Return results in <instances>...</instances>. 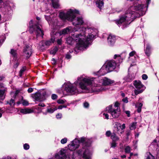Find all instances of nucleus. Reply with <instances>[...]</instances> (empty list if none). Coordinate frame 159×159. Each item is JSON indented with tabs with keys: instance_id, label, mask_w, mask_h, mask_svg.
<instances>
[{
	"instance_id": "obj_27",
	"label": "nucleus",
	"mask_w": 159,
	"mask_h": 159,
	"mask_svg": "<svg viewBox=\"0 0 159 159\" xmlns=\"http://www.w3.org/2000/svg\"><path fill=\"white\" fill-rule=\"evenodd\" d=\"M52 32L51 34V41L52 43H53L54 41H55V38H56V36L57 35V34H58L59 33H57V32H56L55 33H52Z\"/></svg>"
},
{
	"instance_id": "obj_52",
	"label": "nucleus",
	"mask_w": 159,
	"mask_h": 159,
	"mask_svg": "<svg viewBox=\"0 0 159 159\" xmlns=\"http://www.w3.org/2000/svg\"><path fill=\"white\" fill-rule=\"evenodd\" d=\"M129 76L127 75L126 77H125L124 78V80L127 82H129L131 80V79H130L129 78Z\"/></svg>"
},
{
	"instance_id": "obj_42",
	"label": "nucleus",
	"mask_w": 159,
	"mask_h": 159,
	"mask_svg": "<svg viewBox=\"0 0 159 159\" xmlns=\"http://www.w3.org/2000/svg\"><path fill=\"white\" fill-rule=\"evenodd\" d=\"M66 102L65 100H63L62 99H59L57 100V102L59 104H63L65 103Z\"/></svg>"
},
{
	"instance_id": "obj_15",
	"label": "nucleus",
	"mask_w": 159,
	"mask_h": 159,
	"mask_svg": "<svg viewBox=\"0 0 159 159\" xmlns=\"http://www.w3.org/2000/svg\"><path fill=\"white\" fill-rule=\"evenodd\" d=\"M75 28H73L71 27H69L60 31L59 34L60 35L68 34L70 33L73 32L74 33L77 31Z\"/></svg>"
},
{
	"instance_id": "obj_50",
	"label": "nucleus",
	"mask_w": 159,
	"mask_h": 159,
	"mask_svg": "<svg viewBox=\"0 0 159 159\" xmlns=\"http://www.w3.org/2000/svg\"><path fill=\"white\" fill-rule=\"evenodd\" d=\"M142 78L143 80H146L148 78V76L146 74H143L142 75Z\"/></svg>"
},
{
	"instance_id": "obj_58",
	"label": "nucleus",
	"mask_w": 159,
	"mask_h": 159,
	"mask_svg": "<svg viewBox=\"0 0 159 159\" xmlns=\"http://www.w3.org/2000/svg\"><path fill=\"white\" fill-rule=\"evenodd\" d=\"M38 105L39 106H40V107H44L45 106V105L43 103H42V102H40V103H39V104H38Z\"/></svg>"
},
{
	"instance_id": "obj_54",
	"label": "nucleus",
	"mask_w": 159,
	"mask_h": 159,
	"mask_svg": "<svg viewBox=\"0 0 159 159\" xmlns=\"http://www.w3.org/2000/svg\"><path fill=\"white\" fill-rule=\"evenodd\" d=\"M126 55V53L125 52L122 53L121 54V57L122 58H124L125 57V56Z\"/></svg>"
},
{
	"instance_id": "obj_46",
	"label": "nucleus",
	"mask_w": 159,
	"mask_h": 159,
	"mask_svg": "<svg viewBox=\"0 0 159 159\" xmlns=\"http://www.w3.org/2000/svg\"><path fill=\"white\" fill-rule=\"evenodd\" d=\"M89 103L86 102H85L84 103V107L85 108H87L89 107Z\"/></svg>"
},
{
	"instance_id": "obj_57",
	"label": "nucleus",
	"mask_w": 159,
	"mask_h": 159,
	"mask_svg": "<svg viewBox=\"0 0 159 159\" xmlns=\"http://www.w3.org/2000/svg\"><path fill=\"white\" fill-rule=\"evenodd\" d=\"M33 91V89L32 88H30L28 89V92L29 93H31Z\"/></svg>"
},
{
	"instance_id": "obj_43",
	"label": "nucleus",
	"mask_w": 159,
	"mask_h": 159,
	"mask_svg": "<svg viewBox=\"0 0 159 159\" xmlns=\"http://www.w3.org/2000/svg\"><path fill=\"white\" fill-rule=\"evenodd\" d=\"M22 104L23 106H27L29 103L26 100H24L22 101Z\"/></svg>"
},
{
	"instance_id": "obj_53",
	"label": "nucleus",
	"mask_w": 159,
	"mask_h": 159,
	"mask_svg": "<svg viewBox=\"0 0 159 159\" xmlns=\"http://www.w3.org/2000/svg\"><path fill=\"white\" fill-rule=\"evenodd\" d=\"M66 57L67 59H70L71 58V56L68 53L66 54Z\"/></svg>"
},
{
	"instance_id": "obj_60",
	"label": "nucleus",
	"mask_w": 159,
	"mask_h": 159,
	"mask_svg": "<svg viewBox=\"0 0 159 159\" xmlns=\"http://www.w3.org/2000/svg\"><path fill=\"white\" fill-rule=\"evenodd\" d=\"M45 17L46 20H49L50 18V16H49L45 15Z\"/></svg>"
},
{
	"instance_id": "obj_45",
	"label": "nucleus",
	"mask_w": 159,
	"mask_h": 159,
	"mask_svg": "<svg viewBox=\"0 0 159 159\" xmlns=\"http://www.w3.org/2000/svg\"><path fill=\"white\" fill-rule=\"evenodd\" d=\"M57 96L55 94H53L51 96V98L53 100H55L56 99H57Z\"/></svg>"
},
{
	"instance_id": "obj_61",
	"label": "nucleus",
	"mask_w": 159,
	"mask_h": 159,
	"mask_svg": "<svg viewBox=\"0 0 159 159\" xmlns=\"http://www.w3.org/2000/svg\"><path fill=\"white\" fill-rule=\"evenodd\" d=\"M121 129L123 130L125 128V124H123L121 125Z\"/></svg>"
},
{
	"instance_id": "obj_63",
	"label": "nucleus",
	"mask_w": 159,
	"mask_h": 159,
	"mask_svg": "<svg viewBox=\"0 0 159 159\" xmlns=\"http://www.w3.org/2000/svg\"><path fill=\"white\" fill-rule=\"evenodd\" d=\"M18 65L19 63H18L17 62H16V64L14 65V67L15 68H16L18 67Z\"/></svg>"
},
{
	"instance_id": "obj_5",
	"label": "nucleus",
	"mask_w": 159,
	"mask_h": 159,
	"mask_svg": "<svg viewBox=\"0 0 159 159\" xmlns=\"http://www.w3.org/2000/svg\"><path fill=\"white\" fill-rule=\"evenodd\" d=\"M90 139L83 137L80 138V143L81 146L76 151L79 155L85 159H89L92 154L91 152L89 149V147L91 143Z\"/></svg>"
},
{
	"instance_id": "obj_33",
	"label": "nucleus",
	"mask_w": 159,
	"mask_h": 159,
	"mask_svg": "<svg viewBox=\"0 0 159 159\" xmlns=\"http://www.w3.org/2000/svg\"><path fill=\"white\" fill-rule=\"evenodd\" d=\"M39 45L40 46V48L41 49L44 48L43 47H45L46 45H45V42L44 41H42L41 42L39 43Z\"/></svg>"
},
{
	"instance_id": "obj_26",
	"label": "nucleus",
	"mask_w": 159,
	"mask_h": 159,
	"mask_svg": "<svg viewBox=\"0 0 159 159\" xmlns=\"http://www.w3.org/2000/svg\"><path fill=\"white\" fill-rule=\"evenodd\" d=\"M111 139L112 140V141H117L119 140V138L116 135V133L114 132L111 134Z\"/></svg>"
},
{
	"instance_id": "obj_10",
	"label": "nucleus",
	"mask_w": 159,
	"mask_h": 159,
	"mask_svg": "<svg viewBox=\"0 0 159 159\" xmlns=\"http://www.w3.org/2000/svg\"><path fill=\"white\" fill-rule=\"evenodd\" d=\"M106 111L111 114L113 118H118L120 115V108H114L112 105H110L106 108Z\"/></svg>"
},
{
	"instance_id": "obj_29",
	"label": "nucleus",
	"mask_w": 159,
	"mask_h": 159,
	"mask_svg": "<svg viewBox=\"0 0 159 159\" xmlns=\"http://www.w3.org/2000/svg\"><path fill=\"white\" fill-rule=\"evenodd\" d=\"M26 67L25 66L22 67L19 72V76L21 77L23 72L26 70Z\"/></svg>"
},
{
	"instance_id": "obj_44",
	"label": "nucleus",
	"mask_w": 159,
	"mask_h": 159,
	"mask_svg": "<svg viewBox=\"0 0 159 159\" xmlns=\"http://www.w3.org/2000/svg\"><path fill=\"white\" fill-rule=\"evenodd\" d=\"M67 139L66 138H64V139H62L61 141V143L62 144H65V143H66L67 141Z\"/></svg>"
},
{
	"instance_id": "obj_20",
	"label": "nucleus",
	"mask_w": 159,
	"mask_h": 159,
	"mask_svg": "<svg viewBox=\"0 0 159 159\" xmlns=\"http://www.w3.org/2000/svg\"><path fill=\"white\" fill-rule=\"evenodd\" d=\"M7 89L6 87H5L4 85L3 84L1 83L0 84V98L3 96Z\"/></svg>"
},
{
	"instance_id": "obj_18",
	"label": "nucleus",
	"mask_w": 159,
	"mask_h": 159,
	"mask_svg": "<svg viewBox=\"0 0 159 159\" xmlns=\"http://www.w3.org/2000/svg\"><path fill=\"white\" fill-rule=\"evenodd\" d=\"M109 72V71L107 70L106 66L104 64L99 70L97 72V75H104L107 73Z\"/></svg>"
},
{
	"instance_id": "obj_22",
	"label": "nucleus",
	"mask_w": 159,
	"mask_h": 159,
	"mask_svg": "<svg viewBox=\"0 0 159 159\" xmlns=\"http://www.w3.org/2000/svg\"><path fill=\"white\" fill-rule=\"evenodd\" d=\"M151 46L149 44H147L146 45V49L145 50V53L148 56H150L151 52Z\"/></svg>"
},
{
	"instance_id": "obj_51",
	"label": "nucleus",
	"mask_w": 159,
	"mask_h": 159,
	"mask_svg": "<svg viewBox=\"0 0 159 159\" xmlns=\"http://www.w3.org/2000/svg\"><path fill=\"white\" fill-rule=\"evenodd\" d=\"M122 101L123 102H124L126 103H127L128 102V98L127 97H125L124 98H123L122 99Z\"/></svg>"
},
{
	"instance_id": "obj_7",
	"label": "nucleus",
	"mask_w": 159,
	"mask_h": 159,
	"mask_svg": "<svg viewBox=\"0 0 159 159\" xmlns=\"http://www.w3.org/2000/svg\"><path fill=\"white\" fill-rule=\"evenodd\" d=\"M82 32L80 33L82 35L85 36L83 40V43L85 44V49L90 44L94 37L98 33V30L92 28H85L82 27L81 28Z\"/></svg>"
},
{
	"instance_id": "obj_38",
	"label": "nucleus",
	"mask_w": 159,
	"mask_h": 159,
	"mask_svg": "<svg viewBox=\"0 0 159 159\" xmlns=\"http://www.w3.org/2000/svg\"><path fill=\"white\" fill-rule=\"evenodd\" d=\"M116 141H112L111 143V147L113 148H115L116 146Z\"/></svg>"
},
{
	"instance_id": "obj_32",
	"label": "nucleus",
	"mask_w": 159,
	"mask_h": 159,
	"mask_svg": "<svg viewBox=\"0 0 159 159\" xmlns=\"http://www.w3.org/2000/svg\"><path fill=\"white\" fill-rule=\"evenodd\" d=\"M57 50L58 48L57 47H56L51 50L50 51V53L51 54L54 55L56 54Z\"/></svg>"
},
{
	"instance_id": "obj_9",
	"label": "nucleus",
	"mask_w": 159,
	"mask_h": 159,
	"mask_svg": "<svg viewBox=\"0 0 159 159\" xmlns=\"http://www.w3.org/2000/svg\"><path fill=\"white\" fill-rule=\"evenodd\" d=\"M64 85L65 86V89L67 93L73 95L78 93L76 87L70 82L65 83Z\"/></svg>"
},
{
	"instance_id": "obj_28",
	"label": "nucleus",
	"mask_w": 159,
	"mask_h": 159,
	"mask_svg": "<svg viewBox=\"0 0 159 159\" xmlns=\"http://www.w3.org/2000/svg\"><path fill=\"white\" fill-rule=\"evenodd\" d=\"M142 106L143 104L141 103L136 104V107L137 108V111L139 113L141 111Z\"/></svg>"
},
{
	"instance_id": "obj_34",
	"label": "nucleus",
	"mask_w": 159,
	"mask_h": 159,
	"mask_svg": "<svg viewBox=\"0 0 159 159\" xmlns=\"http://www.w3.org/2000/svg\"><path fill=\"white\" fill-rule=\"evenodd\" d=\"M136 127V123H133L130 127V129L131 130H133L135 129Z\"/></svg>"
},
{
	"instance_id": "obj_21",
	"label": "nucleus",
	"mask_w": 159,
	"mask_h": 159,
	"mask_svg": "<svg viewBox=\"0 0 159 159\" xmlns=\"http://www.w3.org/2000/svg\"><path fill=\"white\" fill-rule=\"evenodd\" d=\"M20 112L24 114L30 113L33 112V111L29 108L21 109L20 110Z\"/></svg>"
},
{
	"instance_id": "obj_11",
	"label": "nucleus",
	"mask_w": 159,
	"mask_h": 159,
	"mask_svg": "<svg viewBox=\"0 0 159 159\" xmlns=\"http://www.w3.org/2000/svg\"><path fill=\"white\" fill-rule=\"evenodd\" d=\"M134 85L137 89H134V90L135 95H137L142 93L145 89L144 85L139 80H135L134 81Z\"/></svg>"
},
{
	"instance_id": "obj_23",
	"label": "nucleus",
	"mask_w": 159,
	"mask_h": 159,
	"mask_svg": "<svg viewBox=\"0 0 159 159\" xmlns=\"http://www.w3.org/2000/svg\"><path fill=\"white\" fill-rule=\"evenodd\" d=\"M52 7L55 8L59 7L60 5L59 0H51Z\"/></svg>"
},
{
	"instance_id": "obj_6",
	"label": "nucleus",
	"mask_w": 159,
	"mask_h": 159,
	"mask_svg": "<svg viewBox=\"0 0 159 159\" xmlns=\"http://www.w3.org/2000/svg\"><path fill=\"white\" fill-rule=\"evenodd\" d=\"M71 37L67 39V43L69 44H72L74 41L77 43L76 46L74 49V51L76 53L79 51L84 50L85 49V44L83 43V40L85 36L82 35V34L75 33L71 34Z\"/></svg>"
},
{
	"instance_id": "obj_19",
	"label": "nucleus",
	"mask_w": 159,
	"mask_h": 159,
	"mask_svg": "<svg viewBox=\"0 0 159 159\" xmlns=\"http://www.w3.org/2000/svg\"><path fill=\"white\" fill-rule=\"evenodd\" d=\"M4 7L3 10L5 11L6 14H11L12 12L9 3H4Z\"/></svg>"
},
{
	"instance_id": "obj_40",
	"label": "nucleus",
	"mask_w": 159,
	"mask_h": 159,
	"mask_svg": "<svg viewBox=\"0 0 159 159\" xmlns=\"http://www.w3.org/2000/svg\"><path fill=\"white\" fill-rule=\"evenodd\" d=\"M45 42V45L46 46H49L52 43L51 42V41L48 40Z\"/></svg>"
},
{
	"instance_id": "obj_13",
	"label": "nucleus",
	"mask_w": 159,
	"mask_h": 159,
	"mask_svg": "<svg viewBox=\"0 0 159 159\" xmlns=\"http://www.w3.org/2000/svg\"><path fill=\"white\" fill-rule=\"evenodd\" d=\"M33 51L31 45H26L24 47L23 54L26 58H29L32 55Z\"/></svg>"
},
{
	"instance_id": "obj_3",
	"label": "nucleus",
	"mask_w": 159,
	"mask_h": 159,
	"mask_svg": "<svg viewBox=\"0 0 159 159\" xmlns=\"http://www.w3.org/2000/svg\"><path fill=\"white\" fill-rule=\"evenodd\" d=\"M80 143V140H73L68 145V149H62L55 154V157L57 159H70V157L74 158L73 151L79 148Z\"/></svg>"
},
{
	"instance_id": "obj_36",
	"label": "nucleus",
	"mask_w": 159,
	"mask_h": 159,
	"mask_svg": "<svg viewBox=\"0 0 159 159\" xmlns=\"http://www.w3.org/2000/svg\"><path fill=\"white\" fill-rule=\"evenodd\" d=\"M146 159H155V158L153 156L149 153V154L147 157Z\"/></svg>"
},
{
	"instance_id": "obj_35",
	"label": "nucleus",
	"mask_w": 159,
	"mask_h": 159,
	"mask_svg": "<svg viewBox=\"0 0 159 159\" xmlns=\"http://www.w3.org/2000/svg\"><path fill=\"white\" fill-rule=\"evenodd\" d=\"M125 152L126 153H129L130 152V148L129 146H126L125 149Z\"/></svg>"
},
{
	"instance_id": "obj_64",
	"label": "nucleus",
	"mask_w": 159,
	"mask_h": 159,
	"mask_svg": "<svg viewBox=\"0 0 159 159\" xmlns=\"http://www.w3.org/2000/svg\"><path fill=\"white\" fill-rule=\"evenodd\" d=\"M151 0H147L146 3L147 4V7H148V5L150 3Z\"/></svg>"
},
{
	"instance_id": "obj_47",
	"label": "nucleus",
	"mask_w": 159,
	"mask_h": 159,
	"mask_svg": "<svg viewBox=\"0 0 159 159\" xmlns=\"http://www.w3.org/2000/svg\"><path fill=\"white\" fill-rule=\"evenodd\" d=\"M111 133L110 131H107L106 133V135L107 137H109L111 135Z\"/></svg>"
},
{
	"instance_id": "obj_55",
	"label": "nucleus",
	"mask_w": 159,
	"mask_h": 159,
	"mask_svg": "<svg viewBox=\"0 0 159 159\" xmlns=\"http://www.w3.org/2000/svg\"><path fill=\"white\" fill-rule=\"evenodd\" d=\"M125 113L127 115V116L128 117H129L130 116V112L129 111H125Z\"/></svg>"
},
{
	"instance_id": "obj_14",
	"label": "nucleus",
	"mask_w": 159,
	"mask_h": 159,
	"mask_svg": "<svg viewBox=\"0 0 159 159\" xmlns=\"http://www.w3.org/2000/svg\"><path fill=\"white\" fill-rule=\"evenodd\" d=\"M107 68V70L109 72L112 71L116 68V63L114 61H107L104 64Z\"/></svg>"
},
{
	"instance_id": "obj_41",
	"label": "nucleus",
	"mask_w": 159,
	"mask_h": 159,
	"mask_svg": "<svg viewBox=\"0 0 159 159\" xmlns=\"http://www.w3.org/2000/svg\"><path fill=\"white\" fill-rule=\"evenodd\" d=\"M23 147L24 149L26 150H28L30 148V146L27 143H25Z\"/></svg>"
},
{
	"instance_id": "obj_8",
	"label": "nucleus",
	"mask_w": 159,
	"mask_h": 159,
	"mask_svg": "<svg viewBox=\"0 0 159 159\" xmlns=\"http://www.w3.org/2000/svg\"><path fill=\"white\" fill-rule=\"evenodd\" d=\"M33 22L32 20H31L29 22L30 33H32L35 32L37 37L41 36L43 38L44 34L40 27L41 25L39 22H37L35 25H33Z\"/></svg>"
},
{
	"instance_id": "obj_49",
	"label": "nucleus",
	"mask_w": 159,
	"mask_h": 159,
	"mask_svg": "<svg viewBox=\"0 0 159 159\" xmlns=\"http://www.w3.org/2000/svg\"><path fill=\"white\" fill-rule=\"evenodd\" d=\"M136 52L134 51H133L129 53V57H133L135 54Z\"/></svg>"
},
{
	"instance_id": "obj_62",
	"label": "nucleus",
	"mask_w": 159,
	"mask_h": 159,
	"mask_svg": "<svg viewBox=\"0 0 159 159\" xmlns=\"http://www.w3.org/2000/svg\"><path fill=\"white\" fill-rule=\"evenodd\" d=\"M52 62L53 64H55L56 62L54 58H52Z\"/></svg>"
},
{
	"instance_id": "obj_39",
	"label": "nucleus",
	"mask_w": 159,
	"mask_h": 159,
	"mask_svg": "<svg viewBox=\"0 0 159 159\" xmlns=\"http://www.w3.org/2000/svg\"><path fill=\"white\" fill-rule=\"evenodd\" d=\"M157 141L156 139H154L153 141L151 143L150 146H154L155 147L156 145H157Z\"/></svg>"
},
{
	"instance_id": "obj_17",
	"label": "nucleus",
	"mask_w": 159,
	"mask_h": 159,
	"mask_svg": "<svg viewBox=\"0 0 159 159\" xmlns=\"http://www.w3.org/2000/svg\"><path fill=\"white\" fill-rule=\"evenodd\" d=\"M113 132L120 135L121 134L124 133V130L121 129V125L120 124H118L116 125V126L115 127Z\"/></svg>"
},
{
	"instance_id": "obj_30",
	"label": "nucleus",
	"mask_w": 159,
	"mask_h": 159,
	"mask_svg": "<svg viewBox=\"0 0 159 159\" xmlns=\"http://www.w3.org/2000/svg\"><path fill=\"white\" fill-rule=\"evenodd\" d=\"M7 103L9 104L11 106L13 107L14 106L15 104V100L11 99L10 102L7 101Z\"/></svg>"
},
{
	"instance_id": "obj_12",
	"label": "nucleus",
	"mask_w": 159,
	"mask_h": 159,
	"mask_svg": "<svg viewBox=\"0 0 159 159\" xmlns=\"http://www.w3.org/2000/svg\"><path fill=\"white\" fill-rule=\"evenodd\" d=\"M32 96L35 101H42L46 99V93L45 92H37L34 94H32Z\"/></svg>"
},
{
	"instance_id": "obj_16",
	"label": "nucleus",
	"mask_w": 159,
	"mask_h": 159,
	"mask_svg": "<svg viewBox=\"0 0 159 159\" xmlns=\"http://www.w3.org/2000/svg\"><path fill=\"white\" fill-rule=\"evenodd\" d=\"M116 40V37L114 35L110 34L107 38L108 43L110 46H112L114 44Z\"/></svg>"
},
{
	"instance_id": "obj_31",
	"label": "nucleus",
	"mask_w": 159,
	"mask_h": 159,
	"mask_svg": "<svg viewBox=\"0 0 159 159\" xmlns=\"http://www.w3.org/2000/svg\"><path fill=\"white\" fill-rule=\"evenodd\" d=\"M57 110V108L56 107H54L53 109L52 108H48L47 109V111L48 112V113H53L54 111L56 110Z\"/></svg>"
},
{
	"instance_id": "obj_1",
	"label": "nucleus",
	"mask_w": 159,
	"mask_h": 159,
	"mask_svg": "<svg viewBox=\"0 0 159 159\" xmlns=\"http://www.w3.org/2000/svg\"><path fill=\"white\" fill-rule=\"evenodd\" d=\"M93 78H89L83 77V76H80L78 77L77 81L75 83L76 84L79 82L80 88L83 90H85L88 92L98 93L105 91L108 89L104 86L108 85L114 83V81L105 78L100 80L99 82H102V86L100 84H98L96 81L97 80H94Z\"/></svg>"
},
{
	"instance_id": "obj_48",
	"label": "nucleus",
	"mask_w": 159,
	"mask_h": 159,
	"mask_svg": "<svg viewBox=\"0 0 159 159\" xmlns=\"http://www.w3.org/2000/svg\"><path fill=\"white\" fill-rule=\"evenodd\" d=\"M62 116V115L61 113H59L57 114L56 116L57 119H60L61 118Z\"/></svg>"
},
{
	"instance_id": "obj_25",
	"label": "nucleus",
	"mask_w": 159,
	"mask_h": 159,
	"mask_svg": "<svg viewBox=\"0 0 159 159\" xmlns=\"http://www.w3.org/2000/svg\"><path fill=\"white\" fill-rule=\"evenodd\" d=\"M103 0H97L96 2V6L99 8H101L103 6Z\"/></svg>"
},
{
	"instance_id": "obj_37",
	"label": "nucleus",
	"mask_w": 159,
	"mask_h": 159,
	"mask_svg": "<svg viewBox=\"0 0 159 159\" xmlns=\"http://www.w3.org/2000/svg\"><path fill=\"white\" fill-rule=\"evenodd\" d=\"M120 104L118 102H116L115 103L114 106H112V107H114V108H120L119 107Z\"/></svg>"
},
{
	"instance_id": "obj_59",
	"label": "nucleus",
	"mask_w": 159,
	"mask_h": 159,
	"mask_svg": "<svg viewBox=\"0 0 159 159\" xmlns=\"http://www.w3.org/2000/svg\"><path fill=\"white\" fill-rule=\"evenodd\" d=\"M62 40L61 39H58L57 41V43L58 44L61 45V43Z\"/></svg>"
},
{
	"instance_id": "obj_2",
	"label": "nucleus",
	"mask_w": 159,
	"mask_h": 159,
	"mask_svg": "<svg viewBox=\"0 0 159 159\" xmlns=\"http://www.w3.org/2000/svg\"><path fill=\"white\" fill-rule=\"evenodd\" d=\"M145 7L144 5L140 4L132 6L126 11L125 14L119 20L116 21V24L119 27L122 26L121 28L124 29L130 24V22L128 23L129 21H131V22L136 18L145 14L144 8Z\"/></svg>"
},
{
	"instance_id": "obj_4",
	"label": "nucleus",
	"mask_w": 159,
	"mask_h": 159,
	"mask_svg": "<svg viewBox=\"0 0 159 159\" xmlns=\"http://www.w3.org/2000/svg\"><path fill=\"white\" fill-rule=\"evenodd\" d=\"M79 12V11L76 9H70L68 10L66 13L64 12H60L59 16L60 18L63 20H67L72 22V24L74 25L80 26L83 25L84 21L82 17H76V14Z\"/></svg>"
},
{
	"instance_id": "obj_24",
	"label": "nucleus",
	"mask_w": 159,
	"mask_h": 159,
	"mask_svg": "<svg viewBox=\"0 0 159 159\" xmlns=\"http://www.w3.org/2000/svg\"><path fill=\"white\" fill-rule=\"evenodd\" d=\"M10 53L11 57H13L14 58L17 57V52L16 50H15L13 49H11L10 52Z\"/></svg>"
},
{
	"instance_id": "obj_56",
	"label": "nucleus",
	"mask_w": 159,
	"mask_h": 159,
	"mask_svg": "<svg viewBox=\"0 0 159 159\" xmlns=\"http://www.w3.org/2000/svg\"><path fill=\"white\" fill-rule=\"evenodd\" d=\"M103 115L104 116L105 119H109V115L108 114L104 113L103 114Z\"/></svg>"
}]
</instances>
